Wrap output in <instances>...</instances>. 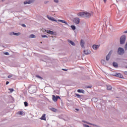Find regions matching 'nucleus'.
<instances>
[{"label": "nucleus", "instance_id": "f257e3e1", "mask_svg": "<svg viewBox=\"0 0 127 127\" xmlns=\"http://www.w3.org/2000/svg\"><path fill=\"white\" fill-rule=\"evenodd\" d=\"M117 53L119 55H124V54H125V49L123 48H119Z\"/></svg>", "mask_w": 127, "mask_h": 127}, {"label": "nucleus", "instance_id": "f03ea898", "mask_svg": "<svg viewBox=\"0 0 127 127\" xmlns=\"http://www.w3.org/2000/svg\"><path fill=\"white\" fill-rule=\"evenodd\" d=\"M93 15V12H84V18H89Z\"/></svg>", "mask_w": 127, "mask_h": 127}, {"label": "nucleus", "instance_id": "7ed1b4c3", "mask_svg": "<svg viewBox=\"0 0 127 127\" xmlns=\"http://www.w3.org/2000/svg\"><path fill=\"white\" fill-rule=\"evenodd\" d=\"M36 86L32 85L29 88V91L32 92V93H35L36 92Z\"/></svg>", "mask_w": 127, "mask_h": 127}, {"label": "nucleus", "instance_id": "20e7f679", "mask_svg": "<svg viewBox=\"0 0 127 127\" xmlns=\"http://www.w3.org/2000/svg\"><path fill=\"white\" fill-rule=\"evenodd\" d=\"M126 42V36H122L120 38V44H124Z\"/></svg>", "mask_w": 127, "mask_h": 127}, {"label": "nucleus", "instance_id": "39448f33", "mask_svg": "<svg viewBox=\"0 0 127 127\" xmlns=\"http://www.w3.org/2000/svg\"><path fill=\"white\" fill-rule=\"evenodd\" d=\"M113 53V51L111 50L109 52L108 55L106 56V60L107 61H109L110 60V57H111V55H112V54Z\"/></svg>", "mask_w": 127, "mask_h": 127}, {"label": "nucleus", "instance_id": "423d86ee", "mask_svg": "<svg viewBox=\"0 0 127 127\" xmlns=\"http://www.w3.org/2000/svg\"><path fill=\"white\" fill-rule=\"evenodd\" d=\"M53 100L54 102H57L58 99H61L59 96H55V95H53Z\"/></svg>", "mask_w": 127, "mask_h": 127}, {"label": "nucleus", "instance_id": "0eeeda50", "mask_svg": "<svg viewBox=\"0 0 127 127\" xmlns=\"http://www.w3.org/2000/svg\"><path fill=\"white\" fill-rule=\"evenodd\" d=\"M47 17L48 18V19H49V20H52V21H55L56 22H57V20H56V19H55L53 17L47 15Z\"/></svg>", "mask_w": 127, "mask_h": 127}, {"label": "nucleus", "instance_id": "6e6552de", "mask_svg": "<svg viewBox=\"0 0 127 127\" xmlns=\"http://www.w3.org/2000/svg\"><path fill=\"white\" fill-rule=\"evenodd\" d=\"M77 15H78V16H79V17H84V18L85 12H79V13H78L77 14Z\"/></svg>", "mask_w": 127, "mask_h": 127}, {"label": "nucleus", "instance_id": "1a4fd4ad", "mask_svg": "<svg viewBox=\"0 0 127 127\" xmlns=\"http://www.w3.org/2000/svg\"><path fill=\"white\" fill-rule=\"evenodd\" d=\"M73 22L76 24H79V23H80V19L79 18H75L73 19Z\"/></svg>", "mask_w": 127, "mask_h": 127}, {"label": "nucleus", "instance_id": "9d476101", "mask_svg": "<svg viewBox=\"0 0 127 127\" xmlns=\"http://www.w3.org/2000/svg\"><path fill=\"white\" fill-rule=\"evenodd\" d=\"M83 52H84V54H85V55H89V54H91V51H90L89 50H84L83 51Z\"/></svg>", "mask_w": 127, "mask_h": 127}, {"label": "nucleus", "instance_id": "9b49d317", "mask_svg": "<svg viewBox=\"0 0 127 127\" xmlns=\"http://www.w3.org/2000/svg\"><path fill=\"white\" fill-rule=\"evenodd\" d=\"M80 46H81V47H82V48H85V42H84V40H81Z\"/></svg>", "mask_w": 127, "mask_h": 127}, {"label": "nucleus", "instance_id": "f8f14e48", "mask_svg": "<svg viewBox=\"0 0 127 127\" xmlns=\"http://www.w3.org/2000/svg\"><path fill=\"white\" fill-rule=\"evenodd\" d=\"M113 76H115V77H118V78H123V77L122 74L120 73H116L115 74L113 75Z\"/></svg>", "mask_w": 127, "mask_h": 127}, {"label": "nucleus", "instance_id": "ddd939ff", "mask_svg": "<svg viewBox=\"0 0 127 127\" xmlns=\"http://www.w3.org/2000/svg\"><path fill=\"white\" fill-rule=\"evenodd\" d=\"M10 35H15L16 36H19V35H20V32H18V33H14V32H12L10 33Z\"/></svg>", "mask_w": 127, "mask_h": 127}, {"label": "nucleus", "instance_id": "4468645a", "mask_svg": "<svg viewBox=\"0 0 127 127\" xmlns=\"http://www.w3.org/2000/svg\"><path fill=\"white\" fill-rule=\"evenodd\" d=\"M93 49H94V50H97L100 47V45H94L93 46Z\"/></svg>", "mask_w": 127, "mask_h": 127}, {"label": "nucleus", "instance_id": "2eb2a0df", "mask_svg": "<svg viewBox=\"0 0 127 127\" xmlns=\"http://www.w3.org/2000/svg\"><path fill=\"white\" fill-rule=\"evenodd\" d=\"M30 4V3H32V0H28L25 2H24V4Z\"/></svg>", "mask_w": 127, "mask_h": 127}, {"label": "nucleus", "instance_id": "dca6fc26", "mask_svg": "<svg viewBox=\"0 0 127 127\" xmlns=\"http://www.w3.org/2000/svg\"><path fill=\"white\" fill-rule=\"evenodd\" d=\"M58 21H60V22H62V23H64L66 25H68V23L65 20L59 19L58 20Z\"/></svg>", "mask_w": 127, "mask_h": 127}, {"label": "nucleus", "instance_id": "f3484780", "mask_svg": "<svg viewBox=\"0 0 127 127\" xmlns=\"http://www.w3.org/2000/svg\"><path fill=\"white\" fill-rule=\"evenodd\" d=\"M46 116V115L43 114L42 117L41 118V120H43V121H46V118L45 117Z\"/></svg>", "mask_w": 127, "mask_h": 127}, {"label": "nucleus", "instance_id": "a211bd4d", "mask_svg": "<svg viewBox=\"0 0 127 127\" xmlns=\"http://www.w3.org/2000/svg\"><path fill=\"white\" fill-rule=\"evenodd\" d=\"M78 93H82V94L85 93V91L83 89H78L77 90Z\"/></svg>", "mask_w": 127, "mask_h": 127}, {"label": "nucleus", "instance_id": "6ab92c4d", "mask_svg": "<svg viewBox=\"0 0 127 127\" xmlns=\"http://www.w3.org/2000/svg\"><path fill=\"white\" fill-rule=\"evenodd\" d=\"M47 32V33H48L49 34H51V35H53V34H54V32L52 31L48 30Z\"/></svg>", "mask_w": 127, "mask_h": 127}, {"label": "nucleus", "instance_id": "aec40b11", "mask_svg": "<svg viewBox=\"0 0 127 127\" xmlns=\"http://www.w3.org/2000/svg\"><path fill=\"white\" fill-rule=\"evenodd\" d=\"M68 42H69V43H70L72 46H76V44H75V43H74V42L71 41V40H68Z\"/></svg>", "mask_w": 127, "mask_h": 127}, {"label": "nucleus", "instance_id": "412c9836", "mask_svg": "<svg viewBox=\"0 0 127 127\" xmlns=\"http://www.w3.org/2000/svg\"><path fill=\"white\" fill-rule=\"evenodd\" d=\"M107 89L109 91H111V90H112V86H111L110 85H107Z\"/></svg>", "mask_w": 127, "mask_h": 127}, {"label": "nucleus", "instance_id": "4be33fe9", "mask_svg": "<svg viewBox=\"0 0 127 127\" xmlns=\"http://www.w3.org/2000/svg\"><path fill=\"white\" fill-rule=\"evenodd\" d=\"M113 65L114 67H115V68H118V63H117L116 62H113Z\"/></svg>", "mask_w": 127, "mask_h": 127}, {"label": "nucleus", "instance_id": "5701e85b", "mask_svg": "<svg viewBox=\"0 0 127 127\" xmlns=\"http://www.w3.org/2000/svg\"><path fill=\"white\" fill-rule=\"evenodd\" d=\"M30 38H36V36H35L34 34H31L29 36Z\"/></svg>", "mask_w": 127, "mask_h": 127}, {"label": "nucleus", "instance_id": "b1692460", "mask_svg": "<svg viewBox=\"0 0 127 127\" xmlns=\"http://www.w3.org/2000/svg\"><path fill=\"white\" fill-rule=\"evenodd\" d=\"M101 63L103 65H106V61L104 60H101Z\"/></svg>", "mask_w": 127, "mask_h": 127}, {"label": "nucleus", "instance_id": "393cba45", "mask_svg": "<svg viewBox=\"0 0 127 127\" xmlns=\"http://www.w3.org/2000/svg\"><path fill=\"white\" fill-rule=\"evenodd\" d=\"M51 110L52 111V112H56V111H57V109L54 108H51Z\"/></svg>", "mask_w": 127, "mask_h": 127}, {"label": "nucleus", "instance_id": "a878e982", "mask_svg": "<svg viewBox=\"0 0 127 127\" xmlns=\"http://www.w3.org/2000/svg\"><path fill=\"white\" fill-rule=\"evenodd\" d=\"M71 28L72 29V30H75V29H76V27L74 25H71Z\"/></svg>", "mask_w": 127, "mask_h": 127}, {"label": "nucleus", "instance_id": "bb28decb", "mask_svg": "<svg viewBox=\"0 0 127 127\" xmlns=\"http://www.w3.org/2000/svg\"><path fill=\"white\" fill-rule=\"evenodd\" d=\"M8 90H9V91H10V93H12L13 91H14L13 88H9Z\"/></svg>", "mask_w": 127, "mask_h": 127}, {"label": "nucleus", "instance_id": "cd10ccee", "mask_svg": "<svg viewBox=\"0 0 127 127\" xmlns=\"http://www.w3.org/2000/svg\"><path fill=\"white\" fill-rule=\"evenodd\" d=\"M25 107H27L28 106V103H27V102H24Z\"/></svg>", "mask_w": 127, "mask_h": 127}, {"label": "nucleus", "instance_id": "c85d7f7f", "mask_svg": "<svg viewBox=\"0 0 127 127\" xmlns=\"http://www.w3.org/2000/svg\"><path fill=\"white\" fill-rule=\"evenodd\" d=\"M42 37L43 38H48V36H47V35H42Z\"/></svg>", "mask_w": 127, "mask_h": 127}, {"label": "nucleus", "instance_id": "c756f323", "mask_svg": "<svg viewBox=\"0 0 127 127\" xmlns=\"http://www.w3.org/2000/svg\"><path fill=\"white\" fill-rule=\"evenodd\" d=\"M36 77L37 78H38L39 79H41V80L42 79V77H41V76H39V75H37L36 76Z\"/></svg>", "mask_w": 127, "mask_h": 127}, {"label": "nucleus", "instance_id": "7c9ffc66", "mask_svg": "<svg viewBox=\"0 0 127 127\" xmlns=\"http://www.w3.org/2000/svg\"><path fill=\"white\" fill-rule=\"evenodd\" d=\"M18 115H23V113L22 111H20L18 112Z\"/></svg>", "mask_w": 127, "mask_h": 127}, {"label": "nucleus", "instance_id": "2f4dec72", "mask_svg": "<svg viewBox=\"0 0 127 127\" xmlns=\"http://www.w3.org/2000/svg\"><path fill=\"white\" fill-rule=\"evenodd\" d=\"M54 2H56V3H58L59 2V0H54Z\"/></svg>", "mask_w": 127, "mask_h": 127}, {"label": "nucleus", "instance_id": "473e14b6", "mask_svg": "<svg viewBox=\"0 0 127 127\" xmlns=\"http://www.w3.org/2000/svg\"><path fill=\"white\" fill-rule=\"evenodd\" d=\"M75 95L76 96V97H77V98H80L81 97V95L78 94H76Z\"/></svg>", "mask_w": 127, "mask_h": 127}, {"label": "nucleus", "instance_id": "72a5a7b5", "mask_svg": "<svg viewBox=\"0 0 127 127\" xmlns=\"http://www.w3.org/2000/svg\"><path fill=\"white\" fill-rule=\"evenodd\" d=\"M125 50H127V43H126V44L125 46Z\"/></svg>", "mask_w": 127, "mask_h": 127}, {"label": "nucleus", "instance_id": "f704fd0d", "mask_svg": "<svg viewBox=\"0 0 127 127\" xmlns=\"http://www.w3.org/2000/svg\"><path fill=\"white\" fill-rule=\"evenodd\" d=\"M4 54L5 55H7V56L9 55V53L8 52H5V53H4Z\"/></svg>", "mask_w": 127, "mask_h": 127}, {"label": "nucleus", "instance_id": "c9c22d12", "mask_svg": "<svg viewBox=\"0 0 127 127\" xmlns=\"http://www.w3.org/2000/svg\"><path fill=\"white\" fill-rule=\"evenodd\" d=\"M11 77H12V74H10L8 75L7 78H11Z\"/></svg>", "mask_w": 127, "mask_h": 127}, {"label": "nucleus", "instance_id": "e433bc0d", "mask_svg": "<svg viewBox=\"0 0 127 127\" xmlns=\"http://www.w3.org/2000/svg\"><path fill=\"white\" fill-rule=\"evenodd\" d=\"M21 26H22L23 27H26V25H25V24H22L21 25Z\"/></svg>", "mask_w": 127, "mask_h": 127}, {"label": "nucleus", "instance_id": "4c0bfd02", "mask_svg": "<svg viewBox=\"0 0 127 127\" xmlns=\"http://www.w3.org/2000/svg\"><path fill=\"white\" fill-rule=\"evenodd\" d=\"M86 88L91 89V88H92V86H87Z\"/></svg>", "mask_w": 127, "mask_h": 127}, {"label": "nucleus", "instance_id": "58836bf2", "mask_svg": "<svg viewBox=\"0 0 127 127\" xmlns=\"http://www.w3.org/2000/svg\"><path fill=\"white\" fill-rule=\"evenodd\" d=\"M83 126H84V127H89V125H86V124H84Z\"/></svg>", "mask_w": 127, "mask_h": 127}, {"label": "nucleus", "instance_id": "ea45409f", "mask_svg": "<svg viewBox=\"0 0 127 127\" xmlns=\"http://www.w3.org/2000/svg\"><path fill=\"white\" fill-rule=\"evenodd\" d=\"M48 2H49V1H45L44 3H45V4H46L48 3Z\"/></svg>", "mask_w": 127, "mask_h": 127}, {"label": "nucleus", "instance_id": "a19ab883", "mask_svg": "<svg viewBox=\"0 0 127 127\" xmlns=\"http://www.w3.org/2000/svg\"><path fill=\"white\" fill-rule=\"evenodd\" d=\"M82 123H85V124H88V122L85 121H82Z\"/></svg>", "mask_w": 127, "mask_h": 127}, {"label": "nucleus", "instance_id": "79ce46f5", "mask_svg": "<svg viewBox=\"0 0 127 127\" xmlns=\"http://www.w3.org/2000/svg\"><path fill=\"white\" fill-rule=\"evenodd\" d=\"M8 84H9V81H6V85H8Z\"/></svg>", "mask_w": 127, "mask_h": 127}, {"label": "nucleus", "instance_id": "37998d69", "mask_svg": "<svg viewBox=\"0 0 127 127\" xmlns=\"http://www.w3.org/2000/svg\"><path fill=\"white\" fill-rule=\"evenodd\" d=\"M124 74H125V75H127V71H125V72H124Z\"/></svg>", "mask_w": 127, "mask_h": 127}, {"label": "nucleus", "instance_id": "c03bdc74", "mask_svg": "<svg viewBox=\"0 0 127 127\" xmlns=\"http://www.w3.org/2000/svg\"><path fill=\"white\" fill-rule=\"evenodd\" d=\"M63 70L64 71H67V70H68V69H63Z\"/></svg>", "mask_w": 127, "mask_h": 127}, {"label": "nucleus", "instance_id": "a18cd8bd", "mask_svg": "<svg viewBox=\"0 0 127 127\" xmlns=\"http://www.w3.org/2000/svg\"><path fill=\"white\" fill-rule=\"evenodd\" d=\"M104 2L106 3V2H107V0H103Z\"/></svg>", "mask_w": 127, "mask_h": 127}, {"label": "nucleus", "instance_id": "49530a36", "mask_svg": "<svg viewBox=\"0 0 127 127\" xmlns=\"http://www.w3.org/2000/svg\"><path fill=\"white\" fill-rule=\"evenodd\" d=\"M75 110H76V111H77V112H79V109H75Z\"/></svg>", "mask_w": 127, "mask_h": 127}, {"label": "nucleus", "instance_id": "de8ad7c7", "mask_svg": "<svg viewBox=\"0 0 127 127\" xmlns=\"http://www.w3.org/2000/svg\"><path fill=\"white\" fill-rule=\"evenodd\" d=\"M124 33H127V30L124 32Z\"/></svg>", "mask_w": 127, "mask_h": 127}, {"label": "nucleus", "instance_id": "09e8293b", "mask_svg": "<svg viewBox=\"0 0 127 127\" xmlns=\"http://www.w3.org/2000/svg\"><path fill=\"white\" fill-rule=\"evenodd\" d=\"M89 125H90L91 126H93V124L91 123H89Z\"/></svg>", "mask_w": 127, "mask_h": 127}, {"label": "nucleus", "instance_id": "8fccbe9b", "mask_svg": "<svg viewBox=\"0 0 127 127\" xmlns=\"http://www.w3.org/2000/svg\"><path fill=\"white\" fill-rule=\"evenodd\" d=\"M86 124H87L88 125H89L90 123L87 122V123H86Z\"/></svg>", "mask_w": 127, "mask_h": 127}, {"label": "nucleus", "instance_id": "3c124183", "mask_svg": "<svg viewBox=\"0 0 127 127\" xmlns=\"http://www.w3.org/2000/svg\"><path fill=\"white\" fill-rule=\"evenodd\" d=\"M3 0H2V1H3Z\"/></svg>", "mask_w": 127, "mask_h": 127}, {"label": "nucleus", "instance_id": "603ef678", "mask_svg": "<svg viewBox=\"0 0 127 127\" xmlns=\"http://www.w3.org/2000/svg\"><path fill=\"white\" fill-rule=\"evenodd\" d=\"M104 21H106V20H104Z\"/></svg>", "mask_w": 127, "mask_h": 127}]
</instances>
